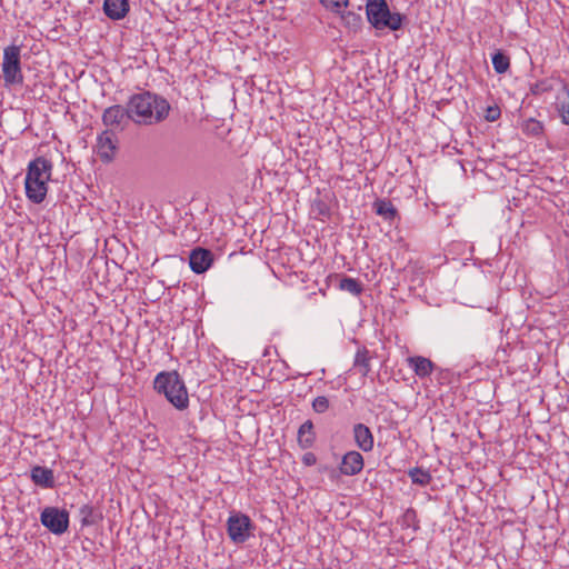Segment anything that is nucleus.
<instances>
[{"label": "nucleus", "mask_w": 569, "mask_h": 569, "mask_svg": "<svg viewBox=\"0 0 569 569\" xmlns=\"http://www.w3.org/2000/svg\"><path fill=\"white\" fill-rule=\"evenodd\" d=\"M303 460H305L306 465L310 466V465L315 463L316 457L312 453H307L305 456Z\"/></svg>", "instance_id": "nucleus-29"}, {"label": "nucleus", "mask_w": 569, "mask_h": 569, "mask_svg": "<svg viewBox=\"0 0 569 569\" xmlns=\"http://www.w3.org/2000/svg\"><path fill=\"white\" fill-rule=\"evenodd\" d=\"M153 388L158 393L164 395L167 400L178 410L189 406V396L184 381L177 371H161L153 380Z\"/></svg>", "instance_id": "nucleus-3"}, {"label": "nucleus", "mask_w": 569, "mask_h": 569, "mask_svg": "<svg viewBox=\"0 0 569 569\" xmlns=\"http://www.w3.org/2000/svg\"><path fill=\"white\" fill-rule=\"evenodd\" d=\"M2 77L7 86L21 84V47L11 44L3 49Z\"/></svg>", "instance_id": "nucleus-5"}, {"label": "nucleus", "mask_w": 569, "mask_h": 569, "mask_svg": "<svg viewBox=\"0 0 569 569\" xmlns=\"http://www.w3.org/2000/svg\"><path fill=\"white\" fill-rule=\"evenodd\" d=\"M328 10L340 13L341 9L348 4V0H320Z\"/></svg>", "instance_id": "nucleus-25"}, {"label": "nucleus", "mask_w": 569, "mask_h": 569, "mask_svg": "<svg viewBox=\"0 0 569 569\" xmlns=\"http://www.w3.org/2000/svg\"><path fill=\"white\" fill-rule=\"evenodd\" d=\"M312 409L318 413H323L329 409V400L325 396H319L312 401Z\"/></svg>", "instance_id": "nucleus-26"}, {"label": "nucleus", "mask_w": 569, "mask_h": 569, "mask_svg": "<svg viewBox=\"0 0 569 569\" xmlns=\"http://www.w3.org/2000/svg\"><path fill=\"white\" fill-rule=\"evenodd\" d=\"M31 480L34 485L51 489L54 487L53 471L49 468L36 466L31 469Z\"/></svg>", "instance_id": "nucleus-14"}, {"label": "nucleus", "mask_w": 569, "mask_h": 569, "mask_svg": "<svg viewBox=\"0 0 569 569\" xmlns=\"http://www.w3.org/2000/svg\"><path fill=\"white\" fill-rule=\"evenodd\" d=\"M373 208L376 213L387 221H393L398 216V211L390 200L378 199L375 201Z\"/></svg>", "instance_id": "nucleus-17"}, {"label": "nucleus", "mask_w": 569, "mask_h": 569, "mask_svg": "<svg viewBox=\"0 0 569 569\" xmlns=\"http://www.w3.org/2000/svg\"><path fill=\"white\" fill-rule=\"evenodd\" d=\"M408 363L419 378L429 377L436 367L430 359L422 356L409 357Z\"/></svg>", "instance_id": "nucleus-15"}, {"label": "nucleus", "mask_w": 569, "mask_h": 569, "mask_svg": "<svg viewBox=\"0 0 569 569\" xmlns=\"http://www.w3.org/2000/svg\"><path fill=\"white\" fill-rule=\"evenodd\" d=\"M363 466L365 461L362 455L356 450H351L343 455L339 469L345 476H356L362 471Z\"/></svg>", "instance_id": "nucleus-11"}, {"label": "nucleus", "mask_w": 569, "mask_h": 569, "mask_svg": "<svg viewBox=\"0 0 569 569\" xmlns=\"http://www.w3.org/2000/svg\"><path fill=\"white\" fill-rule=\"evenodd\" d=\"M213 262V253L209 249L196 248L190 252L189 266L196 273L206 272Z\"/></svg>", "instance_id": "nucleus-9"}, {"label": "nucleus", "mask_w": 569, "mask_h": 569, "mask_svg": "<svg viewBox=\"0 0 569 569\" xmlns=\"http://www.w3.org/2000/svg\"><path fill=\"white\" fill-rule=\"evenodd\" d=\"M523 131L531 136H540L543 131V126L540 121L536 119H528L523 124Z\"/></svg>", "instance_id": "nucleus-24"}, {"label": "nucleus", "mask_w": 569, "mask_h": 569, "mask_svg": "<svg viewBox=\"0 0 569 569\" xmlns=\"http://www.w3.org/2000/svg\"><path fill=\"white\" fill-rule=\"evenodd\" d=\"M104 14L111 20L123 19L129 11L128 0H104Z\"/></svg>", "instance_id": "nucleus-13"}, {"label": "nucleus", "mask_w": 569, "mask_h": 569, "mask_svg": "<svg viewBox=\"0 0 569 569\" xmlns=\"http://www.w3.org/2000/svg\"><path fill=\"white\" fill-rule=\"evenodd\" d=\"M492 66L497 73L501 74L508 71L510 68V59L507 54H505L502 51L497 50L492 54Z\"/></svg>", "instance_id": "nucleus-20"}, {"label": "nucleus", "mask_w": 569, "mask_h": 569, "mask_svg": "<svg viewBox=\"0 0 569 569\" xmlns=\"http://www.w3.org/2000/svg\"><path fill=\"white\" fill-rule=\"evenodd\" d=\"M254 526L249 516L242 512H231L227 520V532L229 538L234 543L246 542L250 536Z\"/></svg>", "instance_id": "nucleus-6"}, {"label": "nucleus", "mask_w": 569, "mask_h": 569, "mask_svg": "<svg viewBox=\"0 0 569 569\" xmlns=\"http://www.w3.org/2000/svg\"><path fill=\"white\" fill-rule=\"evenodd\" d=\"M353 439L359 449L369 452L373 449L375 440L373 435L368 426L363 423H356L353 426Z\"/></svg>", "instance_id": "nucleus-12"}, {"label": "nucleus", "mask_w": 569, "mask_h": 569, "mask_svg": "<svg viewBox=\"0 0 569 569\" xmlns=\"http://www.w3.org/2000/svg\"><path fill=\"white\" fill-rule=\"evenodd\" d=\"M341 20L345 23L346 27L358 30L361 27L362 18L359 13H356L353 11H341Z\"/></svg>", "instance_id": "nucleus-22"}, {"label": "nucleus", "mask_w": 569, "mask_h": 569, "mask_svg": "<svg viewBox=\"0 0 569 569\" xmlns=\"http://www.w3.org/2000/svg\"><path fill=\"white\" fill-rule=\"evenodd\" d=\"M565 91H566L567 100L562 101L559 111H560L562 122L565 124H569V89L567 87H565Z\"/></svg>", "instance_id": "nucleus-27"}, {"label": "nucleus", "mask_w": 569, "mask_h": 569, "mask_svg": "<svg viewBox=\"0 0 569 569\" xmlns=\"http://www.w3.org/2000/svg\"><path fill=\"white\" fill-rule=\"evenodd\" d=\"M40 521L51 533L61 536L69 528V512L57 507H46L41 511Z\"/></svg>", "instance_id": "nucleus-7"}, {"label": "nucleus", "mask_w": 569, "mask_h": 569, "mask_svg": "<svg viewBox=\"0 0 569 569\" xmlns=\"http://www.w3.org/2000/svg\"><path fill=\"white\" fill-rule=\"evenodd\" d=\"M409 477L413 483L420 486H427L432 480V477L428 471L418 467L409 470Z\"/></svg>", "instance_id": "nucleus-21"}, {"label": "nucleus", "mask_w": 569, "mask_h": 569, "mask_svg": "<svg viewBox=\"0 0 569 569\" xmlns=\"http://www.w3.org/2000/svg\"><path fill=\"white\" fill-rule=\"evenodd\" d=\"M130 120L128 112V104L122 107L120 104H113L107 108L102 113V122L109 128L108 130H122L124 123Z\"/></svg>", "instance_id": "nucleus-8"}, {"label": "nucleus", "mask_w": 569, "mask_h": 569, "mask_svg": "<svg viewBox=\"0 0 569 569\" xmlns=\"http://www.w3.org/2000/svg\"><path fill=\"white\" fill-rule=\"evenodd\" d=\"M52 162L44 157L30 161L24 178L27 198L33 203H41L48 192V181L51 179Z\"/></svg>", "instance_id": "nucleus-2"}, {"label": "nucleus", "mask_w": 569, "mask_h": 569, "mask_svg": "<svg viewBox=\"0 0 569 569\" xmlns=\"http://www.w3.org/2000/svg\"><path fill=\"white\" fill-rule=\"evenodd\" d=\"M339 288L341 290L352 293L353 296H358L362 291L361 283L358 280L349 277H345L343 279L340 280Z\"/></svg>", "instance_id": "nucleus-23"}, {"label": "nucleus", "mask_w": 569, "mask_h": 569, "mask_svg": "<svg viewBox=\"0 0 569 569\" xmlns=\"http://www.w3.org/2000/svg\"><path fill=\"white\" fill-rule=\"evenodd\" d=\"M316 440V433L313 431V423L311 420L305 421L298 430V442L301 448H310Z\"/></svg>", "instance_id": "nucleus-16"}, {"label": "nucleus", "mask_w": 569, "mask_h": 569, "mask_svg": "<svg viewBox=\"0 0 569 569\" xmlns=\"http://www.w3.org/2000/svg\"><path fill=\"white\" fill-rule=\"evenodd\" d=\"M117 148V140L112 130H104L97 140V153L104 162L112 160Z\"/></svg>", "instance_id": "nucleus-10"}, {"label": "nucleus", "mask_w": 569, "mask_h": 569, "mask_svg": "<svg viewBox=\"0 0 569 569\" xmlns=\"http://www.w3.org/2000/svg\"><path fill=\"white\" fill-rule=\"evenodd\" d=\"M353 367L357 368L361 376L363 377H366L370 372L371 368L368 349H366L365 347L358 349L355 356Z\"/></svg>", "instance_id": "nucleus-18"}, {"label": "nucleus", "mask_w": 569, "mask_h": 569, "mask_svg": "<svg viewBox=\"0 0 569 569\" xmlns=\"http://www.w3.org/2000/svg\"><path fill=\"white\" fill-rule=\"evenodd\" d=\"M80 516H81V525L83 527H87V526H93L96 523H98L101 519H102V516L101 513H99L92 506L90 505H83L80 510Z\"/></svg>", "instance_id": "nucleus-19"}, {"label": "nucleus", "mask_w": 569, "mask_h": 569, "mask_svg": "<svg viewBox=\"0 0 569 569\" xmlns=\"http://www.w3.org/2000/svg\"><path fill=\"white\" fill-rule=\"evenodd\" d=\"M129 119L137 124L152 126L162 122L169 116L170 104L163 97L141 91L132 94L128 102Z\"/></svg>", "instance_id": "nucleus-1"}, {"label": "nucleus", "mask_w": 569, "mask_h": 569, "mask_svg": "<svg viewBox=\"0 0 569 569\" xmlns=\"http://www.w3.org/2000/svg\"><path fill=\"white\" fill-rule=\"evenodd\" d=\"M366 14L370 24L377 30L401 29L405 17L399 12H391L386 0H367Z\"/></svg>", "instance_id": "nucleus-4"}, {"label": "nucleus", "mask_w": 569, "mask_h": 569, "mask_svg": "<svg viewBox=\"0 0 569 569\" xmlns=\"http://www.w3.org/2000/svg\"><path fill=\"white\" fill-rule=\"evenodd\" d=\"M500 116H501V111L498 106H489L486 109L485 119L487 121L493 122V121L498 120L500 118Z\"/></svg>", "instance_id": "nucleus-28"}]
</instances>
